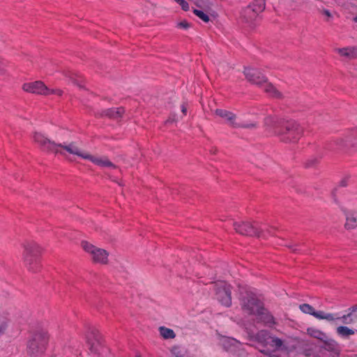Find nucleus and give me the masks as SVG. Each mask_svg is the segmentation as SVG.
I'll list each match as a JSON object with an SVG mask.
<instances>
[{"mask_svg":"<svg viewBox=\"0 0 357 357\" xmlns=\"http://www.w3.org/2000/svg\"><path fill=\"white\" fill-rule=\"evenodd\" d=\"M176 3L181 6L183 10L187 11L189 10V4L185 0H178Z\"/></svg>","mask_w":357,"mask_h":357,"instance_id":"obj_38","label":"nucleus"},{"mask_svg":"<svg viewBox=\"0 0 357 357\" xmlns=\"http://www.w3.org/2000/svg\"><path fill=\"white\" fill-rule=\"evenodd\" d=\"M32 139L40 150L46 153L64 155L65 151H66L70 154L77 155L83 159H86L89 153L83 152L75 142H71L68 144L56 143L40 132H33L32 133Z\"/></svg>","mask_w":357,"mask_h":357,"instance_id":"obj_1","label":"nucleus"},{"mask_svg":"<svg viewBox=\"0 0 357 357\" xmlns=\"http://www.w3.org/2000/svg\"><path fill=\"white\" fill-rule=\"evenodd\" d=\"M177 26L178 28L185 29H187L190 26V24L188 23L187 21L183 20L179 23L177 24Z\"/></svg>","mask_w":357,"mask_h":357,"instance_id":"obj_39","label":"nucleus"},{"mask_svg":"<svg viewBox=\"0 0 357 357\" xmlns=\"http://www.w3.org/2000/svg\"><path fill=\"white\" fill-rule=\"evenodd\" d=\"M351 134V139L352 140L351 147L352 150L357 151V131L350 133Z\"/></svg>","mask_w":357,"mask_h":357,"instance_id":"obj_36","label":"nucleus"},{"mask_svg":"<svg viewBox=\"0 0 357 357\" xmlns=\"http://www.w3.org/2000/svg\"><path fill=\"white\" fill-rule=\"evenodd\" d=\"M284 120L285 119L278 115L270 114L265 117L264 123L265 126L274 129V132L276 135V131L281 128Z\"/></svg>","mask_w":357,"mask_h":357,"instance_id":"obj_12","label":"nucleus"},{"mask_svg":"<svg viewBox=\"0 0 357 357\" xmlns=\"http://www.w3.org/2000/svg\"><path fill=\"white\" fill-rule=\"evenodd\" d=\"M193 13L199 18H200L202 20H203L204 22L207 23L210 21L208 15L200 10L194 9Z\"/></svg>","mask_w":357,"mask_h":357,"instance_id":"obj_31","label":"nucleus"},{"mask_svg":"<svg viewBox=\"0 0 357 357\" xmlns=\"http://www.w3.org/2000/svg\"><path fill=\"white\" fill-rule=\"evenodd\" d=\"M299 309L303 312V313H305V314H309L310 315H312L314 314L313 312H314V308L307 304V303H303V304H301L299 305Z\"/></svg>","mask_w":357,"mask_h":357,"instance_id":"obj_30","label":"nucleus"},{"mask_svg":"<svg viewBox=\"0 0 357 357\" xmlns=\"http://www.w3.org/2000/svg\"><path fill=\"white\" fill-rule=\"evenodd\" d=\"M176 2H177L178 0H174Z\"/></svg>","mask_w":357,"mask_h":357,"instance_id":"obj_48","label":"nucleus"},{"mask_svg":"<svg viewBox=\"0 0 357 357\" xmlns=\"http://www.w3.org/2000/svg\"><path fill=\"white\" fill-rule=\"evenodd\" d=\"M265 9V0H255L245 10V14L255 17Z\"/></svg>","mask_w":357,"mask_h":357,"instance_id":"obj_16","label":"nucleus"},{"mask_svg":"<svg viewBox=\"0 0 357 357\" xmlns=\"http://www.w3.org/2000/svg\"><path fill=\"white\" fill-rule=\"evenodd\" d=\"M303 134V127L293 119H285L281 128L276 131L280 140L285 143H295Z\"/></svg>","mask_w":357,"mask_h":357,"instance_id":"obj_3","label":"nucleus"},{"mask_svg":"<svg viewBox=\"0 0 357 357\" xmlns=\"http://www.w3.org/2000/svg\"><path fill=\"white\" fill-rule=\"evenodd\" d=\"M176 121H177L176 115L175 114H171L170 116L165 121V124H167L169 123L176 122Z\"/></svg>","mask_w":357,"mask_h":357,"instance_id":"obj_42","label":"nucleus"},{"mask_svg":"<svg viewBox=\"0 0 357 357\" xmlns=\"http://www.w3.org/2000/svg\"><path fill=\"white\" fill-rule=\"evenodd\" d=\"M233 225L236 231L241 235L259 236L258 229L248 222H234Z\"/></svg>","mask_w":357,"mask_h":357,"instance_id":"obj_11","label":"nucleus"},{"mask_svg":"<svg viewBox=\"0 0 357 357\" xmlns=\"http://www.w3.org/2000/svg\"><path fill=\"white\" fill-rule=\"evenodd\" d=\"M159 331L160 335L164 339H174L176 337L174 331L171 328H168L165 326H160L159 328Z\"/></svg>","mask_w":357,"mask_h":357,"instance_id":"obj_28","label":"nucleus"},{"mask_svg":"<svg viewBox=\"0 0 357 357\" xmlns=\"http://www.w3.org/2000/svg\"><path fill=\"white\" fill-rule=\"evenodd\" d=\"M81 247L93 264L107 266L109 264V252L87 241L81 242Z\"/></svg>","mask_w":357,"mask_h":357,"instance_id":"obj_5","label":"nucleus"},{"mask_svg":"<svg viewBox=\"0 0 357 357\" xmlns=\"http://www.w3.org/2000/svg\"><path fill=\"white\" fill-rule=\"evenodd\" d=\"M307 334L310 337L320 340L321 342L324 340V339L328 336L324 332L314 328H308L307 329Z\"/></svg>","mask_w":357,"mask_h":357,"instance_id":"obj_26","label":"nucleus"},{"mask_svg":"<svg viewBox=\"0 0 357 357\" xmlns=\"http://www.w3.org/2000/svg\"><path fill=\"white\" fill-rule=\"evenodd\" d=\"M246 79L251 84L261 87L267 81V78L256 68H245L243 71Z\"/></svg>","mask_w":357,"mask_h":357,"instance_id":"obj_10","label":"nucleus"},{"mask_svg":"<svg viewBox=\"0 0 357 357\" xmlns=\"http://www.w3.org/2000/svg\"><path fill=\"white\" fill-rule=\"evenodd\" d=\"M181 109L183 114L186 115L188 110V105L185 102H183L181 106Z\"/></svg>","mask_w":357,"mask_h":357,"instance_id":"obj_43","label":"nucleus"},{"mask_svg":"<svg viewBox=\"0 0 357 357\" xmlns=\"http://www.w3.org/2000/svg\"><path fill=\"white\" fill-rule=\"evenodd\" d=\"M266 346H269L273 349L274 351L276 350H286L287 347L284 344L283 340L280 338L270 335L268 342L266 344Z\"/></svg>","mask_w":357,"mask_h":357,"instance_id":"obj_23","label":"nucleus"},{"mask_svg":"<svg viewBox=\"0 0 357 357\" xmlns=\"http://www.w3.org/2000/svg\"><path fill=\"white\" fill-rule=\"evenodd\" d=\"M91 350L95 353H98L99 352V349L97 348L96 346H95V344L93 343L91 344Z\"/></svg>","mask_w":357,"mask_h":357,"instance_id":"obj_44","label":"nucleus"},{"mask_svg":"<svg viewBox=\"0 0 357 357\" xmlns=\"http://www.w3.org/2000/svg\"><path fill=\"white\" fill-rule=\"evenodd\" d=\"M351 138V134L349 133L342 137H337L334 140L333 143L339 151L347 152L352 149V140Z\"/></svg>","mask_w":357,"mask_h":357,"instance_id":"obj_13","label":"nucleus"},{"mask_svg":"<svg viewBox=\"0 0 357 357\" xmlns=\"http://www.w3.org/2000/svg\"><path fill=\"white\" fill-rule=\"evenodd\" d=\"M346 222L344 228L347 230L357 227V211H349L344 213Z\"/></svg>","mask_w":357,"mask_h":357,"instance_id":"obj_20","label":"nucleus"},{"mask_svg":"<svg viewBox=\"0 0 357 357\" xmlns=\"http://www.w3.org/2000/svg\"><path fill=\"white\" fill-rule=\"evenodd\" d=\"M22 261L26 271L31 273H38L42 271L41 257L44 248L37 241L25 239L21 244Z\"/></svg>","mask_w":357,"mask_h":357,"instance_id":"obj_2","label":"nucleus"},{"mask_svg":"<svg viewBox=\"0 0 357 357\" xmlns=\"http://www.w3.org/2000/svg\"><path fill=\"white\" fill-rule=\"evenodd\" d=\"M8 326V321L6 318H0V336L3 335Z\"/></svg>","mask_w":357,"mask_h":357,"instance_id":"obj_32","label":"nucleus"},{"mask_svg":"<svg viewBox=\"0 0 357 357\" xmlns=\"http://www.w3.org/2000/svg\"><path fill=\"white\" fill-rule=\"evenodd\" d=\"M6 65L3 59L0 58V73L5 74L6 72Z\"/></svg>","mask_w":357,"mask_h":357,"instance_id":"obj_40","label":"nucleus"},{"mask_svg":"<svg viewBox=\"0 0 357 357\" xmlns=\"http://www.w3.org/2000/svg\"><path fill=\"white\" fill-rule=\"evenodd\" d=\"M322 13L326 17L325 21L328 22L330 21V20L333 17L332 14L331 13V12L328 10H326V9L323 10Z\"/></svg>","mask_w":357,"mask_h":357,"instance_id":"obj_41","label":"nucleus"},{"mask_svg":"<svg viewBox=\"0 0 357 357\" xmlns=\"http://www.w3.org/2000/svg\"><path fill=\"white\" fill-rule=\"evenodd\" d=\"M322 342L324 343V346L322 347L325 350L331 351L336 356L339 355L340 346L335 340L330 338L328 336H327L326 338L322 341Z\"/></svg>","mask_w":357,"mask_h":357,"instance_id":"obj_22","label":"nucleus"},{"mask_svg":"<svg viewBox=\"0 0 357 357\" xmlns=\"http://www.w3.org/2000/svg\"><path fill=\"white\" fill-rule=\"evenodd\" d=\"M349 317H350V319L353 324L357 322V305H354L348 309L347 312Z\"/></svg>","mask_w":357,"mask_h":357,"instance_id":"obj_29","label":"nucleus"},{"mask_svg":"<svg viewBox=\"0 0 357 357\" xmlns=\"http://www.w3.org/2000/svg\"><path fill=\"white\" fill-rule=\"evenodd\" d=\"M86 160L91 161L93 163L102 167H111L116 169V166L112 163L107 157H95L90 153H88Z\"/></svg>","mask_w":357,"mask_h":357,"instance_id":"obj_17","label":"nucleus"},{"mask_svg":"<svg viewBox=\"0 0 357 357\" xmlns=\"http://www.w3.org/2000/svg\"><path fill=\"white\" fill-rule=\"evenodd\" d=\"M215 287L217 299L222 305L229 307L231 305V286L224 281H218Z\"/></svg>","mask_w":357,"mask_h":357,"instance_id":"obj_8","label":"nucleus"},{"mask_svg":"<svg viewBox=\"0 0 357 357\" xmlns=\"http://www.w3.org/2000/svg\"><path fill=\"white\" fill-rule=\"evenodd\" d=\"M260 351L263 354H266V352L264 350H261Z\"/></svg>","mask_w":357,"mask_h":357,"instance_id":"obj_47","label":"nucleus"},{"mask_svg":"<svg viewBox=\"0 0 357 357\" xmlns=\"http://www.w3.org/2000/svg\"><path fill=\"white\" fill-rule=\"evenodd\" d=\"M289 249H291L293 252H296L297 250L296 248L295 245H287Z\"/></svg>","mask_w":357,"mask_h":357,"instance_id":"obj_45","label":"nucleus"},{"mask_svg":"<svg viewBox=\"0 0 357 357\" xmlns=\"http://www.w3.org/2000/svg\"><path fill=\"white\" fill-rule=\"evenodd\" d=\"M63 74L65 77L68 78L73 84L76 85L79 89H84V80L81 76L75 73L67 71H64Z\"/></svg>","mask_w":357,"mask_h":357,"instance_id":"obj_24","label":"nucleus"},{"mask_svg":"<svg viewBox=\"0 0 357 357\" xmlns=\"http://www.w3.org/2000/svg\"><path fill=\"white\" fill-rule=\"evenodd\" d=\"M22 88L26 93L47 96V86L43 81L26 82L23 84Z\"/></svg>","mask_w":357,"mask_h":357,"instance_id":"obj_9","label":"nucleus"},{"mask_svg":"<svg viewBox=\"0 0 357 357\" xmlns=\"http://www.w3.org/2000/svg\"><path fill=\"white\" fill-rule=\"evenodd\" d=\"M261 88L273 98L282 99L284 98L283 94L268 80L262 84Z\"/></svg>","mask_w":357,"mask_h":357,"instance_id":"obj_19","label":"nucleus"},{"mask_svg":"<svg viewBox=\"0 0 357 357\" xmlns=\"http://www.w3.org/2000/svg\"><path fill=\"white\" fill-rule=\"evenodd\" d=\"M255 316L257 317L261 322L268 326H273L276 324L274 317L268 310L264 308V305Z\"/></svg>","mask_w":357,"mask_h":357,"instance_id":"obj_14","label":"nucleus"},{"mask_svg":"<svg viewBox=\"0 0 357 357\" xmlns=\"http://www.w3.org/2000/svg\"><path fill=\"white\" fill-rule=\"evenodd\" d=\"M319 159L314 158L312 159L308 160L306 163L305 166L307 167H313L319 163Z\"/></svg>","mask_w":357,"mask_h":357,"instance_id":"obj_37","label":"nucleus"},{"mask_svg":"<svg viewBox=\"0 0 357 357\" xmlns=\"http://www.w3.org/2000/svg\"><path fill=\"white\" fill-rule=\"evenodd\" d=\"M350 181H351V176L346 175L340 181L339 185L340 187L345 188L349 185Z\"/></svg>","mask_w":357,"mask_h":357,"instance_id":"obj_34","label":"nucleus"},{"mask_svg":"<svg viewBox=\"0 0 357 357\" xmlns=\"http://www.w3.org/2000/svg\"><path fill=\"white\" fill-rule=\"evenodd\" d=\"M336 332L338 335L342 337H348L355 333L354 331L351 328L344 326H340L336 328Z\"/></svg>","mask_w":357,"mask_h":357,"instance_id":"obj_27","label":"nucleus"},{"mask_svg":"<svg viewBox=\"0 0 357 357\" xmlns=\"http://www.w3.org/2000/svg\"><path fill=\"white\" fill-rule=\"evenodd\" d=\"M313 313H314L313 317L318 319H320V320L324 319L329 322H334L337 319L336 314H333V313H328V312H325L324 311H316V310H314V312H313Z\"/></svg>","mask_w":357,"mask_h":357,"instance_id":"obj_25","label":"nucleus"},{"mask_svg":"<svg viewBox=\"0 0 357 357\" xmlns=\"http://www.w3.org/2000/svg\"><path fill=\"white\" fill-rule=\"evenodd\" d=\"M124 112L125 109L123 107H113L103 110L100 116H107L112 119H119L123 116Z\"/></svg>","mask_w":357,"mask_h":357,"instance_id":"obj_21","label":"nucleus"},{"mask_svg":"<svg viewBox=\"0 0 357 357\" xmlns=\"http://www.w3.org/2000/svg\"><path fill=\"white\" fill-rule=\"evenodd\" d=\"M51 94H54L61 97L63 94V91L60 89H50L47 87V96Z\"/></svg>","mask_w":357,"mask_h":357,"instance_id":"obj_33","label":"nucleus"},{"mask_svg":"<svg viewBox=\"0 0 357 357\" xmlns=\"http://www.w3.org/2000/svg\"><path fill=\"white\" fill-rule=\"evenodd\" d=\"M48 339V335L45 332L38 331L33 333L27 342L28 354L32 357H36L44 353Z\"/></svg>","mask_w":357,"mask_h":357,"instance_id":"obj_6","label":"nucleus"},{"mask_svg":"<svg viewBox=\"0 0 357 357\" xmlns=\"http://www.w3.org/2000/svg\"><path fill=\"white\" fill-rule=\"evenodd\" d=\"M335 52H337L340 56L346 58L349 60L357 59V47L356 46L335 48Z\"/></svg>","mask_w":357,"mask_h":357,"instance_id":"obj_15","label":"nucleus"},{"mask_svg":"<svg viewBox=\"0 0 357 357\" xmlns=\"http://www.w3.org/2000/svg\"><path fill=\"white\" fill-rule=\"evenodd\" d=\"M214 113L216 116L222 119L225 124L231 128L253 130L258 127L257 121H246L239 118L235 113L227 109H216Z\"/></svg>","mask_w":357,"mask_h":357,"instance_id":"obj_4","label":"nucleus"},{"mask_svg":"<svg viewBox=\"0 0 357 357\" xmlns=\"http://www.w3.org/2000/svg\"><path fill=\"white\" fill-rule=\"evenodd\" d=\"M270 335V333L266 330H261L258 331L256 334L248 333V339L250 341L257 342L266 347Z\"/></svg>","mask_w":357,"mask_h":357,"instance_id":"obj_18","label":"nucleus"},{"mask_svg":"<svg viewBox=\"0 0 357 357\" xmlns=\"http://www.w3.org/2000/svg\"><path fill=\"white\" fill-rule=\"evenodd\" d=\"M354 21L355 22H357V16H356V17L354 18Z\"/></svg>","mask_w":357,"mask_h":357,"instance_id":"obj_46","label":"nucleus"},{"mask_svg":"<svg viewBox=\"0 0 357 357\" xmlns=\"http://www.w3.org/2000/svg\"><path fill=\"white\" fill-rule=\"evenodd\" d=\"M263 305V303L250 292L246 293V295L241 298V309L248 314L255 315Z\"/></svg>","mask_w":357,"mask_h":357,"instance_id":"obj_7","label":"nucleus"},{"mask_svg":"<svg viewBox=\"0 0 357 357\" xmlns=\"http://www.w3.org/2000/svg\"><path fill=\"white\" fill-rule=\"evenodd\" d=\"M336 321L337 320H341L342 323L344 324H353L350 317H349L348 314H343L342 317H337L336 316Z\"/></svg>","mask_w":357,"mask_h":357,"instance_id":"obj_35","label":"nucleus"}]
</instances>
